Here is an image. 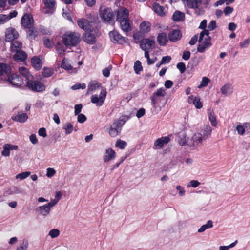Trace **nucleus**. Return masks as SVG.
<instances>
[{"instance_id":"obj_35","label":"nucleus","mask_w":250,"mask_h":250,"mask_svg":"<svg viewBox=\"0 0 250 250\" xmlns=\"http://www.w3.org/2000/svg\"><path fill=\"white\" fill-rule=\"evenodd\" d=\"M153 9L155 13L161 16H164L165 14L164 12V7L159 3L155 2L153 4Z\"/></svg>"},{"instance_id":"obj_36","label":"nucleus","mask_w":250,"mask_h":250,"mask_svg":"<svg viewBox=\"0 0 250 250\" xmlns=\"http://www.w3.org/2000/svg\"><path fill=\"white\" fill-rule=\"evenodd\" d=\"M189 101L192 100V103L197 109H200L202 107L203 105L200 101V99L199 97H194L191 95L188 98Z\"/></svg>"},{"instance_id":"obj_31","label":"nucleus","mask_w":250,"mask_h":250,"mask_svg":"<svg viewBox=\"0 0 250 250\" xmlns=\"http://www.w3.org/2000/svg\"><path fill=\"white\" fill-rule=\"evenodd\" d=\"M202 3V0H188L185 5H187L188 8H197Z\"/></svg>"},{"instance_id":"obj_29","label":"nucleus","mask_w":250,"mask_h":250,"mask_svg":"<svg viewBox=\"0 0 250 250\" xmlns=\"http://www.w3.org/2000/svg\"><path fill=\"white\" fill-rule=\"evenodd\" d=\"M101 85V84L96 81H91L88 85L86 94L92 93L98 89Z\"/></svg>"},{"instance_id":"obj_58","label":"nucleus","mask_w":250,"mask_h":250,"mask_svg":"<svg viewBox=\"0 0 250 250\" xmlns=\"http://www.w3.org/2000/svg\"><path fill=\"white\" fill-rule=\"evenodd\" d=\"M77 115H78L77 121L80 123H83L85 121H86L87 118L84 114H80Z\"/></svg>"},{"instance_id":"obj_34","label":"nucleus","mask_w":250,"mask_h":250,"mask_svg":"<svg viewBox=\"0 0 250 250\" xmlns=\"http://www.w3.org/2000/svg\"><path fill=\"white\" fill-rule=\"evenodd\" d=\"M151 24L147 21H143L140 24V31L142 33H146L150 31Z\"/></svg>"},{"instance_id":"obj_5","label":"nucleus","mask_w":250,"mask_h":250,"mask_svg":"<svg viewBox=\"0 0 250 250\" xmlns=\"http://www.w3.org/2000/svg\"><path fill=\"white\" fill-rule=\"evenodd\" d=\"M26 85L33 91L36 92L42 91L45 88V86L41 82L38 81H33V79L26 82Z\"/></svg>"},{"instance_id":"obj_20","label":"nucleus","mask_w":250,"mask_h":250,"mask_svg":"<svg viewBox=\"0 0 250 250\" xmlns=\"http://www.w3.org/2000/svg\"><path fill=\"white\" fill-rule=\"evenodd\" d=\"M17 149L18 146L16 145L6 144L3 146V149L1 153L3 156L8 157L10 155V150H17Z\"/></svg>"},{"instance_id":"obj_8","label":"nucleus","mask_w":250,"mask_h":250,"mask_svg":"<svg viewBox=\"0 0 250 250\" xmlns=\"http://www.w3.org/2000/svg\"><path fill=\"white\" fill-rule=\"evenodd\" d=\"M14 86L18 87L23 84V80L21 77L15 74L9 75L6 80Z\"/></svg>"},{"instance_id":"obj_55","label":"nucleus","mask_w":250,"mask_h":250,"mask_svg":"<svg viewBox=\"0 0 250 250\" xmlns=\"http://www.w3.org/2000/svg\"><path fill=\"white\" fill-rule=\"evenodd\" d=\"M177 68L179 70L180 73L183 74L185 72L186 70V66L184 63L179 62L177 64Z\"/></svg>"},{"instance_id":"obj_13","label":"nucleus","mask_w":250,"mask_h":250,"mask_svg":"<svg viewBox=\"0 0 250 250\" xmlns=\"http://www.w3.org/2000/svg\"><path fill=\"white\" fill-rule=\"evenodd\" d=\"M77 23L79 27L83 30L90 31L92 30V26L89 21L85 19H79L77 21Z\"/></svg>"},{"instance_id":"obj_6","label":"nucleus","mask_w":250,"mask_h":250,"mask_svg":"<svg viewBox=\"0 0 250 250\" xmlns=\"http://www.w3.org/2000/svg\"><path fill=\"white\" fill-rule=\"evenodd\" d=\"M11 73L10 66L3 63H0V83L6 81Z\"/></svg>"},{"instance_id":"obj_28","label":"nucleus","mask_w":250,"mask_h":250,"mask_svg":"<svg viewBox=\"0 0 250 250\" xmlns=\"http://www.w3.org/2000/svg\"><path fill=\"white\" fill-rule=\"evenodd\" d=\"M157 39L158 43L161 46H165L168 42L167 36L164 32L159 34Z\"/></svg>"},{"instance_id":"obj_47","label":"nucleus","mask_w":250,"mask_h":250,"mask_svg":"<svg viewBox=\"0 0 250 250\" xmlns=\"http://www.w3.org/2000/svg\"><path fill=\"white\" fill-rule=\"evenodd\" d=\"M141 62L140 61H136L134 65V70L137 74H139L140 72L142 70Z\"/></svg>"},{"instance_id":"obj_50","label":"nucleus","mask_w":250,"mask_h":250,"mask_svg":"<svg viewBox=\"0 0 250 250\" xmlns=\"http://www.w3.org/2000/svg\"><path fill=\"white\" fill-rule=\"evenodd\" d=\"M31 174L30 171H25L17 174L16 176V179L23 180L28 177Z\"/></svg>"},{"instance_id":"obj_27","label":"nucleus","mask_w":250,"mask_h":250,"mask_svg":"<svg viewBox=\"0 0 250 250\" xmlns=\"http://www.w3.org/2000/svg\"><path fill=\"white\" fill-rule=\"evenodd\" d=\"M199 132L202 133V136L206 140L210 135L212 129L209 125H205L199 130Z\"/></svg>"},{"instance_id":"obj_26","label":"nucleus","mask_w":250,"mask_h":250,"mask_svg":"<svg viewBox=\"0 0 250 250\" xmlns=\"http://www.w3.org/2000/svg\"><path fill=\"white\" fill-rule=\"evenodd\" d=\"M211 45L209 40L205 39V41L202 42H200V44L197 47V51L199 52L203 53L205 51V49Z\"/></svg>"},{"instance_id":"obj_61","label":"nucleus","mask_w":250,"mask_h":250,"mask_svg":"<svg viewBox=\"0 0 250 250\" xmlns=\"http://www.w3.org/2000/svg\"><path fill=\"white\" fill-rule=\"evenodd\" d=\"M159 100V97L157 96L153 97V94L151 97V104L152 106L155 107L157 104L158 101Z\"/></svg>"},{"instance_id":"obj_62","label":"nucleus","mask_w":250,"mask_h":250,"mask_svg":"<svg viewBox=\"0 0 250 250\" xmlns=\"http://www.w3.org/2000/svg\"><path fill=\"white\" fill-rule=\"evenodd\" d=\"M245 129H246L245 126H244L241 125H238L236 127V130H237L238 133L240 135H243L244 134L245 131Z\"/></svg>"},{"instance_id":"obj_44","label":"nucleus","mask_w":250,"mask_h":250,"mask_svg":"<svg viewBox=\"0 0 250 250\" xmlns=\"http://www.w3.org/2000/svg\"><path fill=\"white\" fill-rule=\"evenodd\" d=\"M208 117L211 125L213 126H216L217 125V122L214 113L212 110H209Z\"/></svg>"},{"instance_id":"obj_25","label":"nucleus","mask_w":250,"mask_h":250,"mask_svg":"<svg viewBox=\"0 0 250 250\" xmlns=\"http://www.w3.org/2000/svg\"><path fill=\"white\" fill-rule=\"evenodd\" d=\"M27 57V54L22 50H20L16 52L15 54L13 56V58L15 59V60L20 62L24 61L26 59Z\"/></svg>"},{"instance_id":"obj_23","label":"nucleus","mask_w":250,"mask_h":250,"mask_svg":"<svg viewBox=\"0 0 250 250\" xmlns=\"http://www.w3.org/2000/svg\"><path fill=\"white\" fill-rule=\"evenodd\" d=\"M115 152L111 148L107 149L105 150V153L103 157V160L105 162H107L115 158Z\"/></svg>"},{"instance_id":"obj_2","label":"nucleus","mask_w":250,"mask_h":250,"mask_svg":"<svg viewBox=\"0 0 250 250\" xmlns=\"http://www.w3.org/2000/svg\"><path fill=\"white\" fill-rule=\"evenodd\" d=\"M80 41V35L76 32H67L63 35V42L66 46H74Z\"/></svg>"},{"instance_id":"obj_1","label":"nucleus","mask_w":250,"mask_h":250,"mask_svg":"<svg viewBox=\"0 0 250 250\" xmlns=\"http://www.w3.org/2000/svg\"><path fill=\"white\" fill-rule=\"evenodd\" d=\"M129 11L125 7H121L117 11V21L120 23V28L125 33L131 29L128 18Z\"/></svg>"},{"instance_id":"obj_60","label":"nucleus","mask_w":250,"mask_h":250,"mask_svg":"<svg viewBox=\"0 0 250 250\" xmlns=\"http://www.w3.org/2000/svg\"><path fill=\"white\" fill-rule=\"evenodd\" d=\"M43 43L44 45L47 48H51L53 46L52 42L48 38H44L43 39Z\"/></svg>"},{"instance_id":"obj_17","label":"nucleus","mask_w":250,"mask_h":250,"mask_svg":"<svg viewBox=\"0 0 250 250\" xmlns=\"http://www.w3.org/2000/svg\"><path fill=\"white\" fill-rule=\"evenodd\" d=\"M220 90L225 96H229L233 92V86L231 84L228 83L223 85Z\"/></svg>"},{"instance_id":"obj_11","label":"nucleus","mask_w":250,"mask_h":250,"mask_svg":"<svg viewBox=\"0 0 250 250\" xmlns=\"http://www.w3.org/2000/svg\"><path fill=\"white\" fill-rule=\"evenodd\" d=\"M19 36L18 32L12 27L7 28L5 31V41L12 42L17 39Z\"/></svg>"},{"instance_id":"obj_21","label":"nucleus","mask_w":250,"mask_h":250,"mask_svg":"<svg viewBox=\"0 0 250 250\" xmlns=\"http://www.w3.org/2000/svg\"><path fill=\"white\" fill-rule=\"evenodd\" d=\"M36 211L42 216H46L49 214L50 209L45 204L37 208H36Z\"/></svg>"},{"instance_id":"obj_45","label":"nucleus","mask_w":250,"mask_h":250,"mask_svg":"<svg viewBox=\"0 0 250 250\" xmlns=\"http://www.w3.org/2000/svg\"><path fill=\"white\" fill-rule=\"evenodd\" d=\"M28 242L27 240H23L21 243L17 248L16 250H26L28 247Z\"/></svg>"},{"instance_id":"obj_41","label":"nucleus","mask_w":250,"mask_h":250,"mask_svg":"<svg viewBox=\"0 0 250 250\" xmlns=\"http://www.w3.org/2000/svg\"><path fill=\"white\" fill-rule=\"evenodd\" d=\"M63 129L65 130V134L68 135L72 132L73 126L71 123H67L63 125Z\"/></svg>"},{"instance_id":"obj_14","label":"nucleus","mask_w":250,"mask_h":250,"mask_svg":"<svg viewBox=\"0 0 250 250\" xmlns=\"http://www.w3.org/2000/svg\"><path fill=\"white\" fill-rule=\"evenodd\" d=\"M43 3L45 6L46 14H52L55 11V5L56 4L55 0H43Z\"/></svg>"},{"instance_id":"obj_3","label":"nucleus","mask_w":250,"mask_h":250,"mask_svg":"<svg viewBox=\"0 0 250 250\" xmlns=\"http://www.w3.org/2000/svg\"><path fill=\"white\" fill-rule=\"evenodd\" d=\"M100 14L102 19L105 22L112 23L114 21V16L112 10L110 8H106L100 9Z\"/></svg>"},{"instance_id":"obj_40","label":"nucleus","mask_w":250,"mask_h":250,"mask_svg":"<svg viewBox=\"0 0 250 250\" xmlns=\"http://www.w3.org/2000/svg\"><path fill=\"white\" fill-rule=\"evenodd\" d=\"M9 194L13 195V194H22L23 191L18 187H11L9 190Z\"/></svg>"},{"instance_id":"obj_53","label":"nucleus","mask_w":250,"mask_h":250,"mask_svg":"<svg viewBox=\"0 0 250 250\" xmlns=\"http://www.w3.org/2000/svg\"><path fill=\"white\" fill-rule=\"evenodd\" d=\"M48 235L52 238H55L60 235V231L56 229H52L49 231Z\"/></svg>"},{"instance_id":"obj_57","label":"nucleus","mask_w":250,"mask_h":250,"mask_svg":"<svg viewBox=\"0 0 250 250\" xmlns=\"http://www.w3.org/2000/svg\"><path fill=\"white\" fill-rule=\"evenodd\" d=\"M200 185V183L197 180H191L188 185V187H191L194 188H197Z\"/></svg>"},{"instance_id":"obj_30","label":"nucleus","mask_w":250,"mask_h":250,"mask_svg":"<svg viewBox=\"0 0 250 250\" xmlns=\"http://www.w3.org/2000/svg\"><path fill=\"white\" fill-rule=\"evenodd\" d=\"M185 17V15L184 13L181 12L180 11H176L173 14L172 19L176 21H182L184 20Z\"/></svg>"},{"instance_id":"obj_49","label":"nucleus","mask_w":250,"mask_h":250,"mask_svg":"<svg viewBox=\"0 0 250 250\" xmlns=\"http://www.w3.org/2000/svg\"><path fill=\"white\" fill-rule=\"evenodd\" d=\"M115 146L116 147L119 148L120 149H124L127 146V143L125 141L118 140L116 141Z\"/></svg>"},{"instance_id":"obj_16","label":"nucleus","mask_w":250,"mask_h":250,"mask_svg":"<svg viewBox=\"0 0 250 250\" xmlns=\"http://www.w3.org/2000/svg\"><path fill=\"white\" fill-rule=\"evenodd\" d=\"M181 37L182 34L179 30H173L168 34V39L172 42H175L179 40Z\"/></svg>"},{"instance_id":"obj_51","label":"nucleus","mask_w":250,"mask_h":250,"mask_svg":"<svg viewBox=\"0 0 250 250\" xmlns=\"http://www.w3.org/2000/svg\"><path fill=\"white\" fill-rule=\"evenodd\" d=\"M166 92L165 90L163 88H159L157 91L153 93V97L156 96H158L159 97H162L165 95Z\"/></svg>"},{"instance_id":"obj_37","label":"nucleus","mask_w":250,"mask_h":250,"mask_svg":"<svg viewBox=\"0 0 250 250\" xmlns=\"http://www.w3.org/2000/svg\"><path fill=\"white\" fill-rule=\"evenodd\" d=\"M28 29L27 37L28 39L30 40L35 39L38 35L37 30L33 26L28 28Z\"/></svg>"},{"instance_id":"obj_10","label":"nucleus","mask_w":250,"mask_h":250,"mask_svg":"<svg viewBox=\"0 0 250 250\" xmlns=\"http://www.w3.org/2000/svg\"><path fill=\"white\" fill-rule=\"evenodd\" d=\"M154 41L149 39H144L140 42V48L143 50H152L154 47Z\"/></svg>"},{"instance_id":"obj_15","label":"nucleus","mask_w":250,"mask_h":250,"mask_svg":"<svg viewBox=\"0 0 250 250\" xmlns=\"http://www.w3.org/2000/svg\"><path fill=\"white\" fill-rule=\"evenodd\" d=\"M28 118L27 114L22 111H19L17 114L12 116V119L16 122L22 123L25 122Z\"/></svg>"},{"instance_id":"obj_52","label":"nucleus","mask_w":250,"mask_h":250,"mask_svg":"<svg viewBox=\"0 0 250 250\" xmlns=\"http://www.w3.org/2000/svg\"><path fill=\"white\" fill-rule=\"evenodd\" d=\"M209 82V79L206 77H204L201 82L200 85L198 86V88H202L206 86Z\"/></svg>"},{"instance_id":"obj_33","label":"nucleus","mask_w":250,"mask_h":250,"mask_svg":"<svg viewBox=\"0 0 250 250\" xmlns=\"http://www.w3.org/2000/svg\"><path fill=\"white\" fill-rule=\"evenodd\" d=\"M22 43L18 41H13L11 43L10 50L12 52H16L21 50Z\"/></svg>"},{"instance_id":"obj_32","label":"nucleus","mask_w":250,"mask_h":250,"mask_svg":"<svg viewBox=\"0 0 250 250\" xmlns=\"http://www.w3.org/2000/svg\"><path fill=\"white\" fill-rule=\"evenodd\" d=\"M32 66L36 70H40L42 66V63L41 59L37 56H34L31 60Z\"/></svg>"},{"instance_id":"obj_46","label":"nucleus","mask_w":250,"mask_h":250,"mask_svg":"<svg viewBox=\"0 0 250 250\" xmlns=\"http://www.w3.org/2000/svg\"><path fill=\"white\" fill-rule=\"evenodd\" d=\"M53 74V70L50 68H44L42 74L45 77H49Z\"/></svg>"},{"instance_id":"obj_7","label":"nucleus","mask_w":250,"mask_h":250,"mask_svg":"<svg viewBox=\"0 0 250 250\" xmlns=\"http://www.w3.org/2000/svg\"><path fill=\"white\" fill-rule=\"evenodd\" d=\"M110 39L112 42L123 44L126 42L127 38L123 37L117 31L114 30L109 33Z\"/></svg>"},{"instance_id":"obj_22","label":"nucleus","mask_w":250,"mask_h":250,"mask_svg":"<svg viewBox=\"0 0 250 250\" xmlns=\"http://www.w3.org/2000/svg\"><path fill=\"white\" fill-rule=\"evenodd\" d=\"M83 39L85 42L89 44H93L96 41L94 34L90 32L85 33L83 35Z\"/></svg>"},{"instance_id":"obj_43","label":"nucleus","mask_w":250,"mask_h":250,"mask_svg":"<svg viewBox=\"0 0 250 250\" xmlns=\"http://www.w3.org/2000/svg\"><path fill=\"white\" fill-rule=\"evenodd\" d=\"M127 119L125 116H122L117 120L114 121V123H116L120 128H122L123 125L125 123Z\"/></svg>"},{"instance_id":"obj_4","label":"nucleus","mask_w":250,"mask_h":250,"mask_svg":"<svg viewBox=\"0 0 250 250\" xmlns=\"http://www.w3.org/2000/svg\"><path fill=\"white\" fill-rule=\"evenodd\" d=\"M106 93L105 90L102 89L99 95L94 94L91 96V102L98 106H101L105 100Z\"/></svg>"},{"instance_id":"obj_64","label":"nucleus","mask_w":250,"mask_h":250,"mask_svg":"<svg viewBox=\"0 0 250 250\" xmlns=\"http://www.w3.org/2000/svg\"><path fill=\"white\" fill-rule=\"evenodd\" d=\"M250 43V38L245 40L243 42L240 43V46L242 48H246Z\"/></svg>"},{"instance_id":"obj_63","label":"nucleus","mask_w":250,"mask_h":250,"mask_svg":"<svg viewBox=\"0 0 250 250\" xmlns=\"http://www.w3.org/2000/svg\"><path fill=\"white\" fill-rule=\"evenodd\" d=\"M111 69V66H108L103 70V75L105 77H108L110 75V71Z\"/></svg>"},{"instance_id":"obj_24","label":"nucleus","mask_w":250,"mask_h":250,"mask_svg":"<svg viewBox=\"0 0 250 250\" xmlns=\"http://www.w3.org/2000/svg\"><path fill=\"white\" fill-rule=\"evenodd\" d=\"M19 72L21 75L26 79L27 82L32 80L33 78V76L30 73L28 70L24 67H20Z\"/></svg>"},{"instance_id":"obj_42","label":"nucleus","mask_w":250,"mask_h":250,"mask_svg":"<svg viewBox=\"0 0 250 250\" xmlns=\"http://www.w3.org/2000/svg\"><path fill=\"white\" fill-rule=\"evenodd\" d=\"M61 67L67 70H71L72 68L69 61L65 58H64L62 61Z\"/></svg>"},{"instance_id":"obj_19","label":"nucleus","mask_w":250,"mask_h":250,"mask_svg":"<svg viewBox=\"0 0 250 250\" xmlns=\"http://www.w3.org/2000/svg\"><path fill=\"white\" fill-rule=\"evenodd\" d=\"M120 128L116 123H114L111 125L108 133L111 137H116L118 135L121 131Z\"/></svg>"},{"instance_id":"obj_48","label":"nucleus","mask_w":250,"mask_h":250,"mask_svg":"<svg viewBox=\"0 0 250 250\" xmlns=\"http://www.w3.org/2000/svg\"><path fill=\"white\" fill-rule=\"evenodd\" d=\"M56 49L58 53L60 55H63L66 50V48L64 47L61 43L58 42L56 45Z\"/></svg>"},{"instance_id":"obj_39","label":"nucleus","mask_w":250,"mask_h":250,"mask_svg":"<svg viewBox=\"0 0 250 250\" xmlns=\"http://www.w3.org/2000/svg\"><path fill=\"white\" fill-rule=\"evenodd\" d=\"M213 227V222L211 220H208L207 224L202 225L198 229V232L201 233L205 231L208 229Z\"/></svg>"},{"instance_id":"obj_54","label":"nucleus","mask_w":250,"mask_h":250,"mask_svg":"<svg viewBox=\"0 0 250 250\" xmlns=\"http://www.w3.org/2000/svg\"><path fill=\"white\" fill-rule=\"evenodd\" d=\"M9 21L8 16L5 14H0V24H3Z\"/></svg>"},{"instance_id":"obj_56","label":"nucleus","mask_w":250,"mask_h":250,"mask_svg":"<svg viewBox=\"0 0 250 250\" xmlns=\"http://www.w3.org/2000/svg\"><path fill=\"white\" fill-rule=\"evenodd\" d=\"M83 105L81 104H76L74 107V114L75 115H77L78 114H80V112H81V110L82 109Z\"/></svg>"},{"instance_id":"obj_12","label":"nucleus","mask_w":250,"mask_h":250,"mask_svg":"<svg viewBox=\"0 0 250 250\" xmlns=\"http://www.w3.org/2000/svg\"><path fill=\"white\" fill-rule=\"evenodd\" d=\"M205 139L202 136V133L199 131L194 133L192 137L191 144L193 146H200L203 141H205Z\"/></svg>"},{"instance_id":"obj_38","label":"nucleus","mask_w":250,"mask_h":250,"mask_svg":"<svg viewBox=\"0 0 250 250\" xmlns=\"http://www.w3.org/2000/svg\"><path fill=\"white\" fill-rule=\"evenodd\" d=\"M206 38L208 40H210L208 30H204L200 33L198 41L199 42H202L203 41H205Z\"/></svg>"},{"instance_id":"obj_9","label":"nucleus","mask_w":250,"mask_h":250,"mask_svg":"<svg viewBox=\"0 0 250 250\" xmlns=\"http://www.w3.org/2000/svg\"><path fill=\"white\" fill-rule=\"evenodd\" d=\"M34 20L32 17L28 14H25L22 17L21 19V25L24 28H28L33 26Z\"/></svg>"},{"instance_id":"obj_59","label":"nucleus","mask_w":250,"mask_h":250,"mask_svg":"<svg viewBox=\"0 0 250 250\" xmlns=\"http://www.w3.org/2000/svg\"><path fill=\"white\" fill-rule=\"evenodd\" d=\"M176 188L179 191V195L180 196H183L185 194L186 191L184 187L178 185L176 186Z\"/></svg>"},{"instance_id":"obj_18","label":"nucleus","mask_w":250,"mask_h":250,"mask_svg":"<svg viewBox=\"0 0 250 250\" xmlns=\"http://www.w3.org/2000/svg\"><path fill=\"white\" fill-rule=\"evenodd\" d=\"M169 141L170 139L168 136L162 137L156 140L154 146L156 148H161L164 145L167 144Z\"/></svg>"}]
</instances>
